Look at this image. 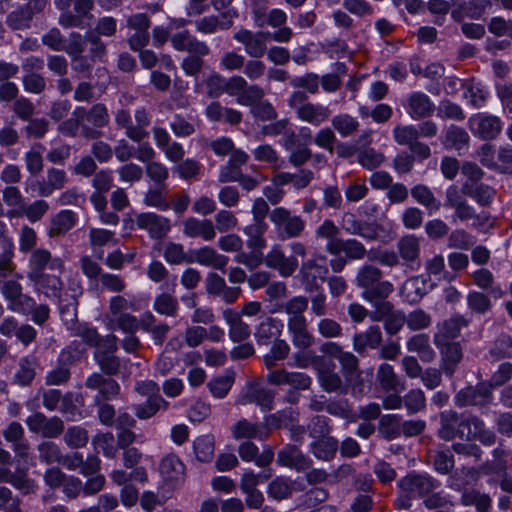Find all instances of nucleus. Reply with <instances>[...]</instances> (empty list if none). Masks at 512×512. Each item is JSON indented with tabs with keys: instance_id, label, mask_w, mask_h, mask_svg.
<instances>
[{
	"instance_id": "nucleus-32",
	"label": "nucleus",
	"mask_w": 512,
	"mask_h": 512,
	"mask_svg": "<svg viewBox=\"0 0 512 512\" xmlns=\"http://www.w3.org/2000/svg\"><path fill=\"white\" fill-rule=\"evenodd\" d=\"M160 473L167 483L178 485L184 480L185 465L177 455L169 454L161 460Z\"/></svg>"
},
{
	"instance_id": "nucleus-6",
	"label": "nucleus",
	"mask_w": 512,
	"mask_h": 512,
	"mask_svg": "<svg viewBox=\"0 0 512 512\" xmlns=\"http://www.w3.org/2000/svg\"><path fill=\"white\" fill-rule=\"evenodd\" d=\"M328 272L326 256L317 255L302 262L296 278L307 293H314L321 290Z\"/></svg>"
},
{
	"instance_id": "nucleus-14",
	"label": "nucleus",
	"mask_w": 512,
	"mask_h": 512,
	"mask_svg": "<svg viewBox=\"0 0 512 512\" xmlns=\"http://www.w3.org/2000/svg\"><path fill=\"white\" fill-rule=\"evenodd\" d=\"M263 263L271 269L277 270L281 277L287 278L294 274L299 267L295 256H286L281 245L275 244L264 256Z\"/></svg>"
},
{
	"instance_id": "nucleus-31",
	"label": "nucleus",
	"mask_w": 512,
	"mask_h": 512,
	"mask_svg": "<svg viewBox=\"0 0 512 512\" xmlns=\"http://www.w3.org/2000/svg\"><path fill=\"white\" fill-rule=\"evenodd\" d=\"M193 262L225 272L229 258L218 253L213 247L203 246L192 251Z\"/></svg>"
},
{
	"instance_id": "nucleus-22",
	"label": "nucleus",
	"mask_w": 512,
	"mask_h": 512,
	"mask_svg": "<svg viewBox=\"0 0 512 512\" xmlns=\"http://www.w3.org/2000/svg\"><path fill=\"white\" fill-rule=\"evenodd\" d=\"M78 336L90 348H96L99 352H116L118 349L119 339L113 335L108 334L105 337L100 336L96 328L83 327L78 331Z\"/></svg>"
},
{
	"instance_id": "nucleus-39",
	"label": "nucleus",
	"mask_w": 512,
	"mask_h": 512,
	"mask_svg": "<svg viewBox=\"0 0 512 512\" xmlns=\"http://www.w3.org/2000/svg\"><path fill=\"white\" fill-rule=\"evenodd\" d=\"M77 222V215L71 210H61L51 220L50 237H58L70 231Z\"/></svg>"
},
{
	"instance_id": "nucleus-35",
	"label": "nucleus",
	"mask_w": 512,
	"mask_h": 512,
	"mask_svg": "<svg viewBox=\"0 0 512 512\" xmlns=\"http://www.w3.org/2000/svg\"><path fill=\"white\" fill-rule=\"evenodd\" d=\"M381 343L382 332L381 328L377 325L370 326L365 331L356 333L353 337V347L358 352H362L367 349H378Z\"/></svg>"
},
{
	"instance_id": "nucleus-8",
	"label": "nucleus",
	"mask_w": 512,
	"mask_h": 512,
	"mask_svg": "<svg viewBox=\"0 0 512 512\" xmlns=\"http://www.w3.org/2000/svg\"><path fill=\"white\" fill-rule=\"evenodd\" d=\"M222 317L228 326L230 340L237 344L245 343L243 346L244 352H255L253 345L246 343L252 333L251 327L240 318L238 311L234 308H226L222 311Z\"/></svg>"
},
{
	"instance_id": "nucleus-5",
	"label": "nucleus",
	"mask_w": 512,
	"mask_h": 512,
	"mask_svg": "<svg viewBox=\"0 0 512 512\" xmlns=\"http://www.w3.org/2000/svg\"><path fill=\"white\" fill-rule=\"evenodd\" d=\"M469 321L460 314L453 315L437 326L434 343L441 352H461L464 348L456 341L462 328L467 327Z\"/></svg>"
},
{
	"instance_id": "nucleus-12",
	"label": "nucleus",
	"mask_w": 512,
	"mask_h": 512,
	"mask_svg": "<svg viewBox=\"0 0 512 512\" xmlns=\"http://www.w3.org/2000/svg\"><path fill=\"white\" fill-rule=\"evenodd\" d=\"M225 93L231 97H236L239 105L250 104L261 94V86L249 84L247 79L241 75H233L225 78Z\"/></svg>"
},
{
	"instance_id": "nucleus-46",
	"label": "nucleus",
	"mask_w": 512,
	"mask_h": 512,
	"mask_svg": "<svg viewBox=\"0 0 512 512\" xmlns=\"http://www.w3.org/2000/svg\"><path fill=\"white\" fill-rule=\"evenodd\" d=\"M135 124L130 128L131 140L142 142L149 135L147 128L151 123V115L145 107H139L134 112Z\"/></svg>"
},
{
	"instance_id": "nucleus-36",
	"label": "nucleus",
	"mask_w": 512,
	"mask_h": 512,
	"mask_svg": "<svg viewBox=\"0 0 512 512\" xmlns=\"http://www.w3.org/2000/svg\"><path fill=\"white\" fill-rule=\"evenodd\" d=\"M308 307V299L304 296H294L289 299L285 304L279 305L278 307L271 310V313H276L278 311H285L289 318L287 320V325L290 323L294 324V321L298 323L306 322V318L304 316V312Z\"/></svg>"
},
{
	"instance_id": "nucleus-47",
	"label": "nucleus",
	"mask_w": 512,
	"mask_h": 512,
	"mask_svg": "<svg viewBox=\"0 0 512 512\" xmlns=\"http://www.w3.org/2000/svg\"><path fill=\"white\" fill-rule=\"evenodd\" d=\"M195 457L200 462H210L215 454V439L212 434L198 436L193 441Z\"/></svg>"
},
{
	"instance_id": "nucleus-17",
	"label": "nucleus",
	"mask_w": 512,
	"mask_h": 512,
	"mask_svg": "<svg viewBox=\"0 0 512 512\" xmlns=\"http://www.w3.org/2000/svg\"><path fill=\"white\" fill-rule=\"evenodd\" d=\"M403 106L407 114L414 120L431 117L436 108L432 99L422 91L409 93L403 102Z\"/></svg>"
},
{
	"instance_id": "nucleus-38",
	"label": "nucleus",
	"mask_w": 512,
	"mask_h": 512,
	"mask_svg": "<svg viewBox=\"0 0 512 512\" xmlns=\"http://www.w3.org/2000/svg\"><path fill=\"white\" fill-rule=\"evenodd\" d=\"M232 435L235 439H252L265 440L268 437V431H265L262 424L252 423L247 419H241L232 427Z\"/></svg>"
},
{
	"instance_id": "nucleus-40",
	"label": "nucleus",
	"mask_w": 512,
	"mask_h": 512,
	"mask_svg": "<svg viewBox=\"0 0 512 512\" xmlns=\"http://www.w3.org/2000/svg\"><path fill=\"white\" fill-rule=\"evenodd\" d=\"M411 196L417 203L426 208L429 215L439 211L442 206L441 201L435 197L433 191L425 184H417L412 187Z\"/></svg>"
},
{
	"instance_id": "nucleus-41",
	"label": "nucleus",
	"mask_w": 512,
	"mask_h": 512,
	"mask_svg": "<svg viewBox=\"0 0 512 512\" xmlns=\"http://www.w3.org/2000/svg\"><path fill=\"white\" fill-rule=\"evenodd\" d=\"M169 403L162 396H152L144 403L134 404L133 411L140 420H147L157 414L158 411L166 410Z\"/></svg>"
},
{
	"instance_id": "nucleus-16",
	"label": "nucleus",
	"mask_w": 512,
	"mask_h": 512,
	"mask_svg": "<svg viewBox=\"0 0 512 512\" xmlns=\"http://www.w3.org/2000/svg\"><path fill=\"white\" fill-rule=\"evenodd\" d=\"M150 25L151 20L146 13H135L127 18V27L135 31V33L128 38V44L131 50L137 51L148 45L150 40L148 30Z\"/></svg>"
},
{
	"instance_id": "nucleus-50",
	"label": "nucleus",
	"mask_w": 512,
	"mask_h": 512,
	"mask_svg": "<svg viewBox=\"0 0 512 512\" xmlns=\"http://www.w3.org/2000/svg\"><path fill=\"white\" fill-rule=\"evenodd\" d=\"M378 379L381 387L387 391L401 392L405 389V383L393 371L388 364H383L378 370Z\"/></svg>"
},
{
	"instance_id": "nucleus-62",
	"label": "nucleus",
	"mask_w": 512,
	"mask_h": 512,
	"mask_svg": "<svg viewBox=\"0 0 512 512\" xmlns=\"http://www.w3.org/2000/svg\"><path fill=\"white\" fill-rule=\"evenodd\" d=\"M92 444L97 451H101L107 458H115L117 454V443L114 435L110 432L100 433L93 437Z\"/></svg>"
},
{
	"instance_id": "nucleus-26",
	"label": "nucleus",
	"mask_w": 512,
	"mask_h": 512,
	"mask_svg": "<svg viewBox=\"0 0 512 512\" xmlns=\"http://www.w3.org/2000/svg\"><path fill=\"white\" fill-rule=\"evenodd\" d=\"M465 419H462L455 411L447 410L441 413V426L438 435L441 439L450 441L455 437H465Z\"/></svg>"
},
{
	"instance_id": "nucleus-55",
	"label": "nucleus",
	"mask_w": 512,
	"mask_h": 512,
	"mask_svg": "<svg viewBox=\"0 0 512 512\" xmlns=\"http://www.w3.org/2000/svg\"><path fill=\"white\" fill-rule=\"evenodd\" d=\"M43 148L41 143H35L31 149L24 154L26 169L32 176H36L43 171L44 160L41 153V149Z\"/></svg>"
},
{
	"instance_id": "nucleus-2",
	"label": "nucleus",
	"mask_w": 512,
	"mask_h": 512,
	"mask_svg": "<svg viewBox=\"0 0 512 512\" xmlns=\"http://www.w3.org/2000/svg\"><path fill=\"white\" fill-rule=\"evenodd\" d=\"M382 275V271L373 264H364L358 269L355 283L362 289V299L373 301L387 298L393 292V284L382 280Z\"/></svg>"
},
{
	"instance_id": "nucleus-56",
	"label": "nucleus",
	"mask_w": 512,
	"mask_h": 512,
	"mask_svg": "<svg viewBox=\"0 0 512 512\" xmlns=\"http://www.w3.org/2000/svg\"><path fill=\"white\" fill-rule=\"evenodd\" d=\"M32 20L26 6L20 5L7 15L6 24L12 30H24L30 27Z\"/></svg>"
},
{
	"instance_id": "nucleus-48",
	"label": "nucleus",
	"mask_w": 512,
	"mask_h": 512,
	"mask_svg": "<svg viewBox=\"0 0 512 512\" xmlns=\"http://www.w3.org/2000/svg\"><path fill=\"white\" fill-rule=\"evenodd\" d=\"M287 328L292 342L297 349L306 350L310 348L314 339L307 329V321L302 323L294 321V324H288Z\"/></svg>"
},
{
	"instance_id": "nucleus-59",
	"label": "nucleus",
	"mask_w": 512,
	"mask_h": 512,
	"mask_svg": "<svg viewBox=\"0 0 512 512\" xmlns=\"http://www.w3.org/2000/svg\"><path fill=\"white\" fill-rule=\"evenodd\" d=\"M266 230L267 225H248L244 228V233L248 236L247 246L253 252L262 253V250L266 247L267 243L263 236Z\"/></svg>"
},
{
	"instance_id": "nucleus-29",
	"label": "nucleus",
	"mask_w": 512,
	"mask_h": 512,
	"mask_svg": "<svg viewBox=\"0 0 512 512\" xmlns=\"http://www.w3.org/2000/svg\"><path fill=\"white\" fill-rule=\"evenodd\" d=\"M238 16V13L234 9L227 10L222 13L223 18H230V20L221 22L219 17L216 15H208L199 18L194 21L195 29L201 34H214L218 30H227L232 26V18Z\"/></svg>"
},
{
	"instance_id": "nucleus-20",
	"label": "nucleus",
	"mask_w": 512,
	"mask_h": 512,
	"mask_svg": "<svg viewBox=\"0 0 512 512\" xmlns=\"http://www.w3.org/2000/svg\"><path fill=\"white\" fill-rule=\"evenodd\" d=\"M400 260L411 271L418 270L420 261V240L415 235H405L396 243Z\"/></svg>"
},
{
	"instance_id": "nucleus-9",
	"label": "nucleus",
	"mask_w": 512,
	"mask_h": 512,
	"mask_svg": "<svg viewBox=\"0 0 512 512\" xmlns=\"http://www.w3.org/2000/svg\"><path fill=\"white\" fill-rule=\"evenodd\" d=\"M468 127L474 136L488 141L498 137L502 131L503 122L498 116L477 113L468 119Z\"/></svg>"
},
{
	"instance_id": "nucleus-34",
	"label": "nucleus",
	"mask_w": 512,
	"mask_h": 512,
	"mask_svg": "<svg viewBox=\"0 0 512 512\" xmlns=\"http://www.w3.org/2000/svg\"><path fill=\"white\" fill-rule=\"evenodd\" d=\"M279 465L303 471L311 466V459L305 456L297 447L288 446L280 450L277 455Z\"/></svg>"
},
{
	"instance_id": "nucleus-10",
	"label": "nucleus",
	"mask_w": 512,
	"mask_h": 512,
	"mask_svg": "<svg viewBox=\"0 0 512 512\" xmlns=\"http://www.w3.org/2000/svg\"><path fill=\"white\" fill-rule=\"evenodd\" d=\"M64 268V261L60 257L53 256L46 248H36L30 252L28 258L27 278L45 273L46 269L58 271L61 274Z\"/></svg>"
},
{
	"instance_id": "nucleus-52",
	"label": "nucleus",
	"mask_w": 512,
	"mask_h": 512,
	"mask_svg": "<svg viewBox=\"0 0 512 512\" xmlns=\"http://www.w3.org/2000/svg\"><path fill=\"white\" fill-rule=\"evenodd\" d=\"M153 309L160 315L177 317L179 310L178 300L169 293H161L155 297Z\"/></svg>"
},
{
	"instance_id": "nucleus-51",
	"label": "nucleus",
	"mask_w": 512,
	"mask_h": 512,
	"mask_svg": "<svg viewBox=\"0 0 512 512\" xmlns=\"http://www.w3.org/2000/svg\"><path fill=\"white\" fill-rule=\"evenodd\" d=\"M2 251L0 252V279L6 278L15 270L14 243L11 238L7 237L1 242Z\"/></svg>"
},
{
	"instance_id": "nucleus-44",
	"label": "nucleus",
	"mask_w": 512,
	"mask_h": 512,
	"mask_svg": "<svg viewBox=\"0 0 512 512\" xmlns=\"http://www.w3.org/2000/svg\"><path fill=\"white\" fill-rule=\"evenodd\" d=\"M490 396L486 388L467 387L457 393L455 400L459 406L483 405L490 400Z\"/></svg>"
},
{
	"instance_id": "nucleus-60",
	"label": "nucleus",
	"mask_w": 512,
	"mask_h": 512,
	"mask_svg": "<svg viewBox=\"0 0 512 512\" xmlns=\"http://www.w3.org/2000/svg\"><path fill=\"white\" fill-rule=\"evenodd\" d=\"M84 107H76L71 114V117L61 122L58 126V131L67 137H77L80 130V125L84 121L82 115Z\"/></svg>"
},
{
	"instance_id": "nucleus-3",
	"label": "nucleus",
	"mask_w": 512,
	"mask_h": 512,
	"mask_svg": "<svg viewBox=\"0 0 512 512\" xmlns=\"http://www.w3.org/2000/svg\"><path fill=\"white\" fill-rule=\"evenodd\" d=\"M287 102L295 112L297 119L314 127L322 125L331 116L328 106L308 101L307 94L300 90L292 92Z\"/></svg>"
},
{
	"instance_id": "nucleus-18",
	"label": "nucleus",
	"mask_w": 512,
	"mask_h": 512,
	"mask_svg": "<svg viewBox=\"0 0 512 512\" xmlns=\"http://www.w3.org/2000/svg\"><path fill=\"white\" fill-rule=\"evenodd\" d=\"M25 422L30 432L40 433L45 438H57L64 430V423L59 417L47 418L40 412L28 416Z\"/></svg>"
},
{
	"instance_id": "nucleus-61",
	"label": "nucleus",
	"mask_w": 512,
	"mask_h": 512,
	"mask_svg": "<svg viewBox=\"0 0 512 512\" xmlns=\"http://www.w3.org/2000/svg\"><path fill=\"white\" fill-rule=\"evenodd\" d=\"M338 443L334 438H324L311 444L313 455L323 461L331 460L337 451Z\"/></svg>"
},
{
	"instance_id": "nucleus-7",
	"label": "nucleus",
	"mask_w": 512,
	"mask_h": 512,
	"mask_svg": "<svg viewBox=\"0 0 512 512\" xmlns=\"http://www.w3.org/2000/svg\"><path fill=\"white\" fill-rule=\"evenodd\" d=\"M268 31H252L246 28H240L233 34V39L242 44L245 53L250 58H262L267 52V38H271Z\"/></svg>"
},
{
	"instance_id": "nucleus-64",
	"label": "nucleus",
	"mask_w": 512,
	"mask_h": 512,
	"mask_svg": "<svg viewBox=\"0 0 512 512\" xmlns=\"http://www.w3.org/2000/svg\"><path fill=\"white\" fill-rule=\"evenodd\" d=\"M394 141L399 145L410 147L418 138L419 132L414 125L398 124L392 131Z\"/></svg>"
},
{
	"instance_id": "nucleus-13",
	"label": "nucleus",
	"mask_w": 512,
	"mask_h": 512,
	"mask_svg": "<svg viewBox=\"0 0 512 512\" xmlns=\"http://www.w3.org/2000/svg\"><path fill=\"white\" fill-rule=\"evenodd\" d=\"M135 224L138 229L145 230L149 237L154 240L165 238L171 230L170 219L155 212L137 214Z\"/></svg>"
},
{
	"instance_id": "nucleus-37",
	"label": "nucleus",
	"mask_w": 512,
	"mask_h": 512,
	"mask_svg": "<svg viewBox=\"0 0 512 512\" xmlns=\"http://www.w3.org/2000/svg\"><path fill=\"white\" fill-rule=\"evenodd\" d=\"M465 428L468 429L465 432L467 439L479 440L482 444L490 446L495 442V434L485 427L482 420L477 417H469L464 420Z\"/></svg>"
},
{
	"instance_id": "nucleus-43",
	"label": "nucleus",
	"mask_w": 512,
	"mask_h": 512,
	"mask_svg": "<svg viewBox=\"0 0 512 512\" xmlns=\"http://www.w3.org/2000/svg\"><path fill=\"white\" fill-rule=\"evenodd\" d=\"M143 203L159 211L165 212L171 208L167 185L150 187L144 194Z\"/></svg>"
},
{
	"instance_id": "nucleus-53",
	"label": "nucleus",
	"mask_w": 512,
	"mask_h": 512,
	"mask_svg": "<svg viewBox=\"0 0 512 512\" xmlns=\"http://www.w3.org/2000/svg\"><path fill=\"white\" fill-rule=\"evenodd\" d=\"M82 118L98 129L108 125L110 120L107 107L102 103L94 104L89 110L84 108Z\"/></svg>"
},
{
	"instance_id": "nucleus-49",
	"label": "nucleus",
	"mask_w": 512,
	"mask_h": 512,
	"mask_svg": "<svg viewBox=\"0 0 512 512\" xmlns=\"http://www.w3.org/2000/svg\"><path fill=\"white\" fill-rule=\"evenodd\" d=\"M379 431L387 439L393 440L402 435V416L386 414L380 418Z\"/></svg>"
},
{
	"instance_id": "nucleus-19",
	"label": "nucleus",
	"mask_w": 512,
	"mask_h": 512,
	"mask_svg": "<svg viewBox=\"0 0 512 512\" xmlns=\"http://www.w3.org/2000/svg\"><path fill=\"white\" fill-rule=\"evenodd\" d=\"M341 227L347 234L360 236L366 241H376L379 237L378 225L375 222L359 220L351 212L343 214Z\"/></svg>"
},
{
	"instance_id": "nucleus-28",
	"label": "nucleus",
	"mask_w": 512,
	"mask_h": 512,
	"mask_svg": "<svg viewBox=\"0 0 512 512\" xmlns=\"http://www.w3.org/2000/svg\"><path fill=\"white\" fill-rule=\"evenodd\" d=\"M183 234L189 238H202L212 241L216 237L215 227L210 219L188 217L183 221Z\"/></svg>"
},
{
	"instance_id": "nucleus-42",
	"label": "nucleus",
	"mask_w": 512,
	"mask_h": 512,
	"mask_svg": "<svg viewBox=\"0 0 512 512\" xmlns=\"http://www.w3.org/2000/svg\"><path fill=\"white\" fill-rule=\"evenodd\" d=\"M268 381L274 384H292L300 389H306L310 385V378L302 373L287 372L279 369L272 371L268 375Z\"/></svg>"
},
{
	"instance_id": "nucleus-21",
	"label": "nucleus",
	"mask_w": 512,
	"mask_h": 512,
	"mask_svg": "<svg viewBox=\"0 0 512 512\" xmlns=\"http://www.w3.org/2000/svg\"><path fill=\"white\" fill-rule=\"evenodd\" d=\"M170 43L178 52L210 54V47L207 43L197 39L187 29L172 34Z\"/></svg>"
},
{
	"instance_id": "nucleus-27",
	"label": "nucleus",
	"mask_w": 512,
	"mask_h": 512,
	"mask_svg": "<svg viewBox=\"0 0 512 512\" xmlns=\"http://www.w3.org/2000/svg\"><path fill=\"white\" fill-rule=\"evenodd\" d=\"M430 280L423 275L407 279L401 287V296L410 304H416L431 290Z\"/></svg>"
},
{
	"instance_id": "nucleus-24",
	"label": "nucleus",
	"mask_w": 512,
	"mask_h": 512,
	"mask_svg": "<svg viewBox=\"0 0 512 512\" xmlns=\"http://www.w3.org/2000/svg\"><path fill=\"white\" fill-rule=\"evenodd\" d=\"M284 328L281 320L268 316L261 320L255 327L254 338L257 344L262 346H269L280 337Z\"/></svg>"
},
{
	"instance_id": "nucleus-57",
	"label": "nucleus",
	"mask_w": 512,
	"mask_h": 512,
	"mask_svg": "<svg viewBox=\"0 0 512 512\" xmlns=\"http://www.w3.org/2000/svg\"><path fill=\"white\" fill-rule=\"evenodd\" d=\"M331 124H332L333 128L342 137H348V136L352 135L359 128L358 120L355 117H353L347 113H341V114L335 115L331 119Z\"/></svg>"
},
{
	"instance_id": "nucleus-23",
	"label": "nucleus",
	"mask_w": 512,
	"mask_h": 512,
	"mask_svg": "<svg viewBox=\"0 0 512 512\" xmlns=\"http://www.w3.org/2000/svg\"><path fill=\"white\" fill-rule=\"evenodd\" d=\"M67 183L68 176L65 170L50 167L46 171V176L36 182L38 195L41 197H49L54 191L63 189Z\"/></svg>"
},
{
	"instance_id": "nucleus-63",
	"label": "nucleus",
	"mask_w": 512,
	"mask_h": 512,
	"mask_svg": "<svg viewBox=\"0 0 512 512\" xmlns=\"http://www.w3.org/2000/svg\"><path fill=\"white\" fill-rule=\"evenodd\" d=\"M163 257L171 265H180L182 263H193V259L187 257L184 246L180 243L169 242L164 248Z\"/></svg>"
},
{
	"instance_id": "nucleus-11",
	"label": "nucleus",
	"mask_w": 512,
	"mask_h": 512,
	"mask_svg": "<svg viewBox=\"0 0 512 512\" xmlns=\"http://www.w3.org/2000/svg\"><path fill=\"white\" fill-rule=\"evenodd\" d=\"M22 285L16 280H7L1 287V294L8 302V309L21 314H28L33 306L35 300L23 293Z\"/></svg>"
},
{
	"instance_id": "nucleus-30",
	"label": "nucleus",
	"mask_w": 512,
	"mask_h": 512,
	"mask_svg": "<svg viewBox=\"0 0 512 512\" xmlns=\"http://www.w3.org/2000/svg\"><path fill=\"white\" fill-rule=\"evenodd\" d=\"M33 283L37 292L48 298H59L61 296L63 282L59 275L41 273L28 278Z\"/></svg>"
},
{
	"instance_id": "nucleus-45",
	"label": "nucleus",
	"mask_w": 512,
	"mask_h": 512,
	"mask_svg": "<svg viewBox=\"0 0 512 512\" xmlns=\"http://www.w3.org/2000/svg\"><path fill=\"white\" fill-rule=\"evenodd\" d=\"M265 91L261 87V94L258 98L251 101L250 104H244L243 106L250 107L251 115L260 121H272L276 120L278 114L273 105L268 100H263Z\"/></svg>"
},
{
	"instance_id": "nucleus-15",
	"label": "nucleus",
	"mask_w": 512,
	"mask_h": 512,
	"mask_svg": "<svg viewBox=\"0 0 512 512\" xmlns=\"http://www.w3.org/2000/svg\"><path fill=\"white\" fill-rule=\"evenodd\" d=\"M439 486V482L427 474L411 473L398 482L403 493H409L414 498L425 497Z\"/></svg>"
},
{
	"instance_id": "nucleus-4",
	"label": "nucleus",
	"mask_w": 512,
	"mask_h": 512,
	"mask_svg": "<svg viewBox=\"0 0 512 512\" xmlns=\"http://www.w3.org/2000/svg\"><path fill=\"white\" fill-rule=\"evenodd\" d=\"M269 218L274 225L278 239L283 241L301 237L306 229L305 220L285 207L274 208L270 212Z\"/></svg>"
},
{
	"instance_id": "nucleus-58",
	"label": "nucleus",
	"mask_w": 512,
	"mask_h": 512,
	"mask_svg": "<svg viewBox=\"0 0 512 512\" xmlns=\"http://www.w3.org/2000/svg\"><path fill=\"white\" fill-rule=\"evenodd\" d=\"M445 139L446 144L457 151L467 149L470 141L469 134L456 125L447 128Z\"/></svg>"
},
{
	"instance_id": "nucleus-1",
	"label": "nucleus",
	"mask_w": 512,
	"mask_h": 512,
	"mask_svg": "<svg viewBox=\"0 0 512 512\" xmlns=\"http://www.w3.org/2000/svg\"><path fill=\"white\" fill-rule=\"evenodd\" d=\"M271 0H250L251 17L254 26L263 29L267 26L276 29L271 34L273 41L288 43L294 36L293 30L288 27L287 13L280 8L268 10Z\"/></svg>"
},
{
	"instance_id": "nucleus-33",
	"label": "nucleus",
	"mask_w": 512,
	"mask_h": 512,
	"mask_svg": "<svg viewBox=\"0 0 512 512\" xmlns=\"http://www.w3.org/2000/svg\"><path fill=\"white\" fill-rule=\"evenodd\" d=\"M461 191L464 195L473 199L479 206H490L496 197V189L486 183L462 184Z\"/></svg>"
},
{
	"instance_id": "nucleus-54",
	"label": "nucleus",
	"mask_w": 512,
	"mask_h": 512,
	"mask_svg": "<svg viewBox=\"0 0 512 512\" xmlns=\"http://www.w3.org/2000/svg\"><path fill=\"white\" fill-rule=\"evenodd\" d=\"M491 498L488 494L477 490H467L461 496L464 506H475L477 512H488L491 507Z\"/></svg>"
},
{
	"instance_id": "nucleus-25",
	"label": "nucleus",
	"mask_w": 512,
	"mask_h": 512,
	"mask_svg": "<svg viewBox=\"0 0 512 512\" xmlns=\"http://www.w3.org/2000/svg\"><path fill=\"white\" fill-rule=\"evenodd\" d=\"M4 439L11 443V448L14 451L16 457L26 460L30 452L29 441L25 438V432L23 426L14 421L11 422L3 431Z\"/></svg>"
}]
</instances>
